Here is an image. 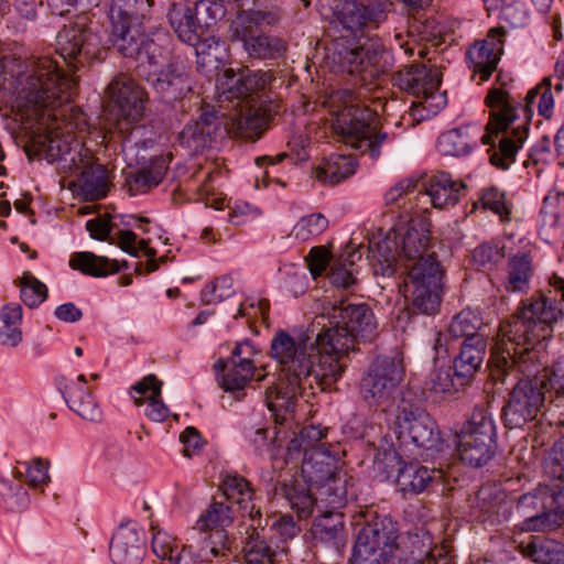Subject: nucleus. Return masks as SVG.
Here are the masks:
<instances>
[{
	"instance_id": "nucleus-12",
	"label": "nucleus",
	"mask_w": 564,
	"mask_h": 564,
	"mask_svg": "<svg viewBox=\"0 0 564 564\" xmlns=\"http://www.w3.org/2000/svg\"><path fill=\"white\" fill-rule=\"evenodd\" d=\"M443 270L440 262L427 259L411 268L403 281L404 297L412 313L434 315L442 301Z\"/></svg>"
},
{
	"instance_id": "nucleus-40",
	"label": "nucleus",
	"mask_w": 564,
	"mask_h": 564,
	"mask_svg": "<svg viewBox=\"0 0 564 564\" xmlns=\"http://www.w3.org/2000/svg\"><path fill=\"white\" fill-rule=\"evenodd\" d=\"M356 171V162L349 155L334 154L325 159L315 169V176L323 183L335 185L351 176Z\"/></svg>"
},
{
	"instance_id": "nucleus-15",
	"label": "nucleus",
	"mask_w": 564,
	"mask_h": 564,
	"mask_svg": "<svg viewBox=\"0 0 564 564\" xmlns=\"http://www.w3.org/2000/svg\"><path fill=\"white\" fill-rule=\"evenodd\" d=\"M398 528L390 518H376L357 534L352 564H388L397 549Z\"/></svg>"
},
{
	"instance_id": "nucleus-10",
	"label": "nucleus",
	"mask_w": 564,
	"mask_h": 564,
	"mask_svg": "<svg viewBox=\"0 0 564 564\" xmlns=\"http://www.w3.org/2000/svg\"><path fill=\"white\" fill-rule=\"evenodd\" d=\"M109 41L120 54L137 61L139 73L148 82L170 62L169 48L147 37L143 22H134L117 32L110 31Z\"/></svg>"
},
{
	"instance_id": "nucleus-54",
	"label": "nucleus",
	"mask_w": 564,
	"mask_h": 564,
	"mask_svg": "<svg viewBox=\"0 0 564 564\" xmlns=\"http://www.w3.org/2000/svg\"><path fill=\"white\" fill-rule=\"evenodd\" d=\"M543 343L534 345V348L540 352L543 358V366L540 369V375L543 376L545 372L547 373V378H545V386L550 384V392H554L556 397L564 395V356L560 357L553 365L552 370L550 371L546 365V354L543 348Z\"/></svg>"
},
{
	"instance_id": "nucleus-42",
	"label": "nucleus",
	"mask_w": 564,
	"mask_h": 564,
	"mask_svg": "<svg viewBox=\"0 0 564 564\" xmlns=\"http://www.w3.org/2000/svg\"><path fill=\"white\" fill-rule=\"evenodd\" d=\"M522 553L539 564H564V546L553 540L532 538L522 545Z\"/></svg>"
},
{
	"instance_id": "nucleus-43",
	"label": "nucleus",
	"mask_w": 564,
	"mask_h": 564,
	"mask_svg": "<svg viewBox=\"0 0 564 564\" xmlns=\"http://www.w3.org/2000/svg\"><path fill=\"white\" fill-rule=\"evenodd\" d=\"M280 494L288 500L291 509L299 517H308L314 503L321 502L318 495L312 494L311 490L300 482L283 484Z\"/></svg>"
},
{
	"instance_id": "nucleus-25",
	"label": "nucleus",
	"mask_w": 564,
	"mask_h": 564,
	"mask_svg": "<svg viewBox=\"0 0 564 564\" xmlns=\"http://www.w3.org/2000/svg\"><path fill=\"white\" fill-rule=\"evenodd\" d=\"M145 554V540L135 523L118 527L109 544V556L113 564H141Z\"/></svg>"
},
{
	"instance_id": "nucleus-44",
	"label": "nucleus",
	"mask_w": 564,
	"mask_h": 564,
	"mask_svg": "<svg viewBox=\"0 0 564 564\" xmlns=\"http://www.w3.org/2000/svg\"><path fill=\"white\" fill-rule=\"evenodd\" d=\"M477 144V138L469 135L468 127L452 129L440 135L437 148L442 154L459 156L468 154Z\"/></svg>"
},
{
	"instance_id": "nucleus-35",
	"label": "nucleus",
	"mask_w": 564,
	"mask_h": 564,
	"mask_svg": "<svg viewBox=\"0 0 564 564\" xmlns=\"http://www.w3.org/2000/svg\"><path fill=\"white\" fill-rule=\"evenodd\" d=\"M442 479L440 469H429L416 463L404 464L399 468L397 484L403 492L420 494L433 481Z\"/></svg>"
},
{
	"instance_id": "nucleus-28",
	"label": "nucleus",
	"mask_w": 564,
	"mask_h": 564,
	"mask_svg": "<svg viewBox=\"0 0 564 564\" xmlns=\"http://www.w3.org/2000/svg\"><path fill=\"white\" fill-rule=\"evenodd\" d=\"M466 185L453 178L448 173L433 175L426 184V194L432 206L438 209H447L455 206L464 194Z\"/></svg>"
},
{
	"instance_id": "nucleus-48",
	"label": "nucleus",
	"mask_w": 564,
	"mask_h": 564,
	"mask_svg": "<svg viewBox=\"0 0 564 564\" xmlns=\"http://www.w3.org/2000/svg\"><path fill=\"white\" fill-rule=\"evenodd\" d=\"M18 281L20 299L28 307L35 308L46 300L48 292L47 286L31 272H23Z\"/></svg>"
},
{
	"instance_id": "nucleus-41",
	"label": "nucleus",
	"mask_w": 564,
	"mask_h": 564,
	"mask_svg": "<svg viewBox=\"0 0 564 564\" xmlns=\"http://www.w3.org/2000/svg\"><path fill=\"white\" fill-rule=\"evenodd\" d=\"M23 311L20 304L9 303L2 306L0 311V345L15 348L23 340L21 329Z\"/></svg>"
},
{
	"instance_id": "nucleus-29",
	"label": "nucleus",
	"mask_w": 564,
	"mask_h": 564,
	"mask_svg": "<svg viewBox=\"0 0 564 564\" xmlns=\"http://www.w3.org/2000/svg\"><path fill=\"white\" fill-rule=\"evenodd\" d=\"M153 0H110L108 19L110 31H119L134 22H143L149 15Z\"/></svg>"
},
{
	"instance_id": "nucleus-60",
	"label": "nucleus",
	"mask_w": 564,
	"mask_h": 564,
	"mask_svg": "<svg viewBox=\"0 0 564 564\" xmlns=\"http://www.w3.org/2000/svg\"><path fill=\"white\" fill-rule=\"evenodd\" d=\"M204 551V560L209 561L207 553L213 557H224L230 552V543L228 541L227 532L224 529L216 530L209 534L206 540Z\"/></svg>"
},
{
	"instance_id": "nucleus-19",
	"label": "nucleus",
	"mask_w": 564,
	"mask_h": 564,
	"mask_svg": "<svg viewBox=\"0 0 564 564\" xmlns=\"http://www.w3.org/2000/svg\"><path fill=\"white\" fill-rule=\"evenodd\" d=\"M273 79L270 70L239 69L236 74L232 68H227L219 82L220 97L229 101L237 99V105L241 102L254 105L253 102L260 98Z\"/></svg>"
},
{
	"instance_id": "nucleus-13",
	"label": "nucleus",
	"mask_w": 564,
	"mask_h": 564,
	"mask_svg": "<svg viewBox=\"0 0 564 564\" xmlns=\"http://www.w3.org/2000/svg\"><path fill=\"white\" fill-rule=\"evenodd\" d=\"M102 51L98 25L79 18L57 34V52L72 72L99 58Z\"/></svg>"
},
{
	"instance_id": "nucleus-21",
	"label": "nucleus",
	"mask_w": 564,
	"mask_h": 564,
	"mask_svg": "<svg viewBox=\"0 0 564 564\" xmlns=\"http://www.w3.org/2000/svg\"><path fill=\"white\" fill-rule=\"evenodd\" d=\"M503 29L492 28L485 39L476 41L466 52L469 67L479 76L480 83L488 80L497 69L503 53Z\"/></svg>"
},
{
	"instance_id": "nucleus-30",
	"label": "nucleus",
	"mask_w": 564,
	"mask_h": 564,
	"mask_svg": "<svg viewBox=\"0 0 564 564\" xmlns=\"http://www.w3.org/2000/svg\"><path fill=\"white\" fill-rule=\"evenodd\" d=\"M220 490L226 499L236 503L242 512V517L250 520L251 507L259 508L256 505L253 489L250 482L237 473H225L220 476Z\"/></svg>"
},
{
	"instance_id": "nucleus-62",
	"label": "nucleus",
	"mask_w": 564,
	"mask_h": 564,
	"mask_svg": "<svg viewBox=\"0 0 564 564\" xmlns=\"http://www.w3.org/2000/svg\"><path fill=\"white\" fill-rule=\"evenodd\" d=\"M503 257L502 250L499 247L489 243L480 245L473 252V260L479 269H490L502 260Z\"/></svg>"
},
{
	"instance_id": "nucleus-37",
	"label": "nucleus",
	"mask_w": 564,
	"mask_h": 564,
	"mask_svg": "<svg viewBox=\"0 0 564 564\" xmlns=\"http://www.w3.org/2000/svg\"><path fill=\"white\" fill-rule=\"evenodd\" d=\"M169 20L177 37L187 44L195 45L199 39L194 7L184 3H174L169 11Z\"/></svg>"
},
{
	"instance_id": "nucleus-58",
	"label": "nucleus",
	"mask_w": 564,
	"mask_h": 564,
	"mask_svg": "<svg viewBox=\"0 0 564 564\" xmlns=\"http://www.w3.org/2000/svg\"><path fill=\"white\" fill-rule=\"evenodd\" d=\"M70 151L72 154L67 156V162L65 163L69 169L74 170V172L82 174L84 170L97 165L93 151L82 142L76 140Z\"/></svg>"
},
{
	"instance_id": "nucleus-5",
	"label": "nucleus",
	"mask_w": 564,
	"mask_h": 564,
	"mask_svg": "<svg viewBox=\"0 0 564 564\" xmlns=\"http://www.w3.org/2000/svg\"><path fill=\"white\" fill-rule=\"evenodd\" d=\"M536 99L539 115L550 119L554 109L550 79L545 78L540 85L528 91L525 105L522 108L525 121L508 132L509 126L518 118L517 101L505 88L489 89L485 104L490 109V118L486 124V132L481 135V142L491 145L488 150L489 160L496 167L508 170L514 163L518 151L527 140L531 105Z\"/></svg>"
},
{
	"instance_id": "nucleus-9",
	"label": "nucleus",
	"mask_w": 564,
	"mask_h": 564,
	"mask_svg": "<svg viewBox=\"0 0 564 564\" xmlns=\"http://www.w3.org/2000/svg\"><path fill=\"white\" fill-rule=\"evenodd\" d=\"M398 438L422 449V456L434 457L443 448L441 433L435 421L421 406L420 401L409 391L403 392L398 404Z\"/></svg>"
},
{
	"instance_id": "nucleus-46",
	"label": "nucleus",
	"mask_w": 564,
	"mask_h": 564,
	"mask_svg": "<svg viewBox=\"0 0 564 564\" xmlns=\"http://www.w3.org/2000/svg\"><path fill=\"white\" fill-rule=\"evenodd\" d=\"M234 521L231 508L221 501H213L199 516L195 529L200 532L216 531L228 527Z\"/></svg>"
},
{
	"instance_id": "nucleus-20",
	"label": "nucleus",
	"mask_w": 564,
	"mask_h": 564,
	"mask_svg": "<svg viewBox=\"0 0 564 564\" xmlns=\"http://www.w3.org/2000/svg\"><path fill=\"white\" fill-rule=\"evenodd\" d=\"M111 111L118 121L134 123L144 115L147 93L134 79L128 76L116 77L107 88Z\"/></svg>"
},
{
	"instance_id": "nucleus-22",
	"label": "nucleus",
	"mask_w": 564,
	"mask_h": 564,
	"mask_svg": "<svg viewBox=\"0 0 564 564\" xmlns=\"http://www.w3.org/2000/svg\"><path fill=\"white\" fill-rule=\"evenodd\" d=\"M246 527L242 540V554L246 564H273L275 549L265 535L267 520L263 521L260 508L251 507L249 523Z\"/></svg>"
},
{
	"instance_id": "nucleus-14",
	"label": "nucleus",
	"mask_w": 564,
	"mask_h": 564,
	"mask_svg": "<svg viewBox=\"0 0 564 564\" xmlns=\"http://www.w3.org/2000/svg\"><path fill=\"white\" fill-rule=\"evenodd\" d=\"M267 18L268 13L261 10L240 11L229 24L228 39L232 42H242L250 57L260 59L280 57L285 50L284 43L278 37L257 33Z\"/></svg>"
},
{
	"instance_id": "nucleus-39",
	"label": "nucleus",
	"mask_w": 564,
	"mask_h": 564,
	"mask_svg": "<svg viewBox=\"0 0 564 564\" xmlns=\"http://www.w3.org/2000/svg\"><path fill=\"white\" fill-rule=\"evenodd\" d=\"M362 258L360 250H351L341 253L330 264L328 278L336 288L349 289L357 283L359 267L357 264Z\"/></svg>"
},
{
	"instance_id": "nucleus-8",
	"label": "nucleus",
	"mask_w": 564,
	"mask_h": 564,
	"mask_svg": "<svg viewBox=\"0 0 564 564\" xmlns=\"http://www.w3.org/2000/svg\"><path fill=\"white\" fill-rule=\"evenodd\" d=\"M301 471L326 507L340 509L346 506L349 479L341 469L339 459L326 451L313 448L305 453Z\"/></svg>"
},
{
	"instance_id": "nucleus-4",
	"label": "nucleus",
	"mask_w": 564,
	"mask_h": 564,
	"mask_svg": "<svg viewBox=\"0 0 564 564\" xmlns=\"http://www.w3.org/2000/svg\"><path fill=\"white\" fill-rule=\"evenodd\" d=\"M377 335L375 315L368 305L328 303L315 317L312 329L295 339H307L306 349L319 361V373L338 381L345 369V356L359 341H371Z\"/></svg>"
},
{
	"instance_id": "nucleus-57",
	"label": "nucleus",
	"mask_w": 564,
	"mask_h": 564,
	"mask_svg": "<svg viewBox=\"0 0 564 564\" xmlns=\"http://www.w3.org/2000/svg\"><path fill=\"white\" fill-rule=\"evenodd\" d=\"M195 14L200 26L210 28L225 15L224 6L217 1L199 0L194 4Z\"/></svg>"
},
{
	"instance_id": "nucleus-11",
	"label": "nucleus",
	"mask_w": 564,
	"mask_h": 564,
	"mask_svg": "<svg viewBox=\"0 0 564 564\" xmlns=\"http://www.w3.org/2000/svg\"><path fill=\"white\" fill-rule=\"evenodd\" d=\"M404 376V366L398 356H379L365 371L359 394L369 408L386 411L393 404L398 387Z\"/></svg>"
},
{
	"instance_id": "nucleus-17",
	"label": "nucleus",
	"mask_w": 564,
	"mask_h": 564,
	"mask_svg": "<svg viewBox=\"0 0 564 564\" xmlns=\"http://www.w3.org/2000/svg\"><path fill=\"white\" fill-rule=\"evenodd\" d=\"M258 354L254 346L245 340L236 344L226 364L221 359L215 364V369L223 371L219 383L226 392L236 394V392H242L253 378L257 381L265 379V373H257Z\"/></svg>"
},
{
	"instance_id": "nucleus-63",
	"label": "nucleus",
	"mask_w": 564,
	"mask_h": 564,
	"mask_svg": "<svg viewBox=\"0 0 564 564\" xmlns=\"http://www.w3.org/2000/svg\"><path fill=\"white\" fill-rule=\"evenodd\" d=\"M545 469L555 478H564V435L554 444Z\"/></svg>"
},
{
	"instance_id": "nucleus-53",
	"label": "nucleus",
	"mask_w": 564,
	"mask_h": 564,
	"mask_svg": "<svg viewBox=\"0 0 564 564\" xmlns=\"http://www.w3.org/2000/svg\"><path fill=\"white\" fill-rule=\"evenodd\" d=\"M564 523V510H554L525 519L521 530L527 532H551Z\"/></svg>"
},
{
	"instance_id": "nucleus-23",
	"label": "nucleus",
	"mask_w": 564,
	"mask_h": 564,
	"mask_svg": "<svg viewBox=\"0 0 564 564\" xmlns=\"http://www.w3.org/2000/svg\"><path fill=\"white\" fill-rule=\"evenodd\" d=\"M221 117L214 107H202L197 120L188 122L180 132V145L187 154L195 155L203 152L212 142V138L220 129Z\"/></svg>"
},
{
	"instance_id": "nucleus-16",
	"label": "nucleus",
	"mask_w": 564,
	"mask_h": 564,
	"mask_svg": "<svg viewBox=\"0 0 564 564\" xmlns=\"http://www.w3.org/2000/svg\"><path fill=\"white\" fill-rule=\"evenodd\" d=\"M495 432L491 415L485 409L476 408L458 435L460 459L473 467L487 464L494 456Z\"/></svg>"
},
{
	"instance_id": "nucleus-33",
	"label": "nucleus",
	"mask_w": 564,
	"mask_h": 564,
	"mask_svg": "<svg viewBox=\"0 0 564 564\" xmlns=\"http://www.w3.org/2000/svg\"><path fill=\"white\" fill-rule=\"evenodd\" d=\"M486 346L484 336H474L465 339L459 355L453 362L455 376L462 379L473 377L484 361Z\"/></svg>"
},
{
	"instance_id": "nucleus-1",
	"label": "nucleus",
	"mask_w": 564,
	"mask_h": 564,
	"mask_svg": "<svg viewBox=\"0 0 564 564\" xmlns=\"http://www.w3.org/2000/svg\"><path fill=\"white\" fill-rule=\"evenodd\" d=\"M563 317L557 301L538 291L521 300L514 313L500 324L490 362L503 373L517 370L525 376L513 387L503 408L510 429L533 421L544 403L547 373L539 376L544 361L534 345L551 339Z\"/></svg>"
},
{
	"instance_id": "nucleus-32",
	"label": "nucleus",
	"mask_w": 564,
	"mask_h": 564,
	"mask_svg": "<svg viewBox=\"0 0 564 564\" xmlns=\"http://www.w3.org/2000/svg\"><path fill=\"white\" fill-rule=\"evenodd\" d=\"M533 273L532 257L528 252H517L508 259L502 286L510 293H524L530 288Z\"/></svg>"
},
{
	"instance_id": "nucleus-55",
	"label": "nucleus",
	"mask_w": 564,
	"mask_h": 564,
	"mask_svg": "<svg viewBox=\"0 0 564 564\" xmlns=\"http://www.w3.org/2000/svg\"><path fill=\"white\" fill-rule=\"evenodd\" d=\"M234 293V279L230 275H223L204 288L202 299L206 304H216Z\"/></svg>"
},
{
	"instance_id": "nucleus-34",
	"label": "nucleus",
	"mask_w": 564,
	"mask_h": 564,
	"mask_svg": "<svg viewBox=\"0 0 564 564\" xmlns=\"http://www.w3.org/2000/svg\"><path fill=\"white\" fill-rule=\"evenodd\" d=\"M268 123L264 111L256 105H245L230 118L229 130L243 139H258Z\"/></svg>"
},
{
	"instance_id": "nucleus-38",
	"label": "nucleus",
	"mask_w": 564,
	"mask_h": 564,
	"mask_svg": "<svg viewBox=\"0 0 564 564\" xmlns=\"http://www.w3.org/2000/svg\"><path fill=\"white\" fill-rule=\"evenodd\" d=\"M327 510L315 519L312 527V534L316 542L324 543L336 549L343 542L344 520L337 509Z\"/></svg>"
},
{
	"instance_id": "nucleus-24",
	"label": "nucleus",
	"mask_w": 564,
	"mask_h": 564,
	"mask_svg": "<svg viewBox=\"0 0 564 564\" xmlns=\"http://www.w3.org/2000/svg\"><path fill=\"white\" fill-rule=\"evenodd\" d=\"M189 70L191 67L186 61L174 58L160 72H155V76L149 83L162 98L169 101L181 99L193 89Z\"/></svg>"
},
{
	"instance_id": "nucleus-36",
	"label": "nucleus",
	"mask_w": 564,
	"mask_h": 564,
	"mask_svg": "<svg viewBox=\"0 0 564 564\" xmlns=\"http://www.w3.org/2000/svg\"><path fill=\"white\" fill-rule=\"evenodd\" d=\"M64 399L69 409L82 419L89 422H100L102 410L93 397L87 386L69 384L64 392Z\"/></svg>"
},
{
	"instance_id": "nucleus-26",
	"label": "nucleus",
	"mask_w": 564,
	"mask_h": 564,
	"mask_svg": "<svg viewBox=\"0 0 564 564\" xmlns=\"http://www.w3.org/2000/svg\"><path fill=\"white\" fill-rule=\"evenodd\" d=\"M430 232L423 226L416 228L410 227L401 239L400 250L398 252L400 261L403 262L405 274L411 271L413 265L425 262L427 259L438 262L434 252L429 251Z\"/></svg>"
},
{
	"instance_id": "nucleus-47",
	"label": "nucleus",
	"mask_w": 564,
	"mask_h": 564,
	"mask_svg": "<svg viewBox=\"0 0 564 564\" xmlns=\"http://www.w3.org/2000/svg\"><path fill=\"white\" fill-rule=\"evenodd\" d=\"M79 185L89 200L100 199L107 194V170L104 165L97 164L91 169L84 170L79 177Z\"/></svg>"
},
{
	"instance_id": "nucleus-18",
	"label": "nucleus",
	"mask_w": 564,
	"mask_h": 564,
	"mask_svg": "<svg viewBox=\"0 0 564 564\" xmlns=\"http://www.w3.org/2000/svg\"><path fill=\"white\" fill-rule=\"evenodd\" d=\"M393 82L399 88L422 98L421 105L432 113L446 105V94L440 91L441 77L436 69L412 65L397 72Z\"/></svg>"
},
{
	"instance_id": "nucleus-52",
	"label": "nucleus",
	"mask_w": 564,
	"mask_h": 564,
	"mask_svg": "<svg viewBox=\"0 0 564 564\" xmlns=\"http://www.w3.org/2000/svg\"><path fill=\"white\" fill-rule=\"evenodd\" d=\"M328 228V219L321 213H314L300 218L292 229V235L302 241L310 240L323 234Z\"/></svg>"
},
{
	"instance_id": "nucleus-61",
	"label": "nucleus",
	"mask_w": 564,
	"mask_h": 564,
	"mask_svg": "<svg viewBox=\"0 0 564 564\" xmlns=\"http://www.w3.org/2000/svg\"><path fill=\"white\" fill-rule=\"evenodd\" d=\"M417 186V180L406 177L390 187L384 194V203L389 206H401L406 196L414 193Z\"/></svg>"
},
{
	"instance_id": "nucleus-31",
	"label": "nucleus",
	"mask_w": 564,
	"mask_h": 564,
	"mask_svg": "<svg viewBox=\"0 0 564 564\" xmlns=\"http://www.w3.org/2000/svg\"><path fill=\"white\" fill-rule=\"evenodd\" d=\"M73 270L94 278H104L119 272L128 267L127 261L121 263L104 256H97L90 251L74 252L68 261Z\"/></svg>"
},
{
	"instance_id": "nucleus-50",
	"label": "nucleus",
	"mask_w": 564,
	"mask_h": 564,
	"mask_svg": "<svg viewBox=\"0 0 564 564\" xmlns=\"http://www.w3.org/2000/svg\"><path fill=\"white\" fill-rule=\"evenodd\" d=\"M481 207L498 215L502 221L510 219V205L506 200L505 193L497 187H487L479 192L474 208Z\"/></svg>"
},
{
	"instance_id": "nucleus-27",
	"label": "nucleus",
	"mask_w": 564,
	"mask_h": 564,
	"mask_svg": "<svg viewBox=\"0 0 564 564\" xmlns=\"http://www.w3.org/2000/svg\"><path fill=\"white\" fill-rule=\"evenodd\" d=\"M134 404L141 406L147 403L144 414L154 422H163L169 416V408L162 402V381L154 375L145 376L131 387Z\"/></svg>"
},
{
	"instance_id": "nucleus-3",
	"label": "nucleus",
	"mask_w": 564,
	"mask_h": 564,
	"mask_svg": "<svg viewBox=\"0 0 564 564\" xmlns=\"http://www.w3.org/2000/svg\"><path fill=\"white\" fill-rule=\"evenodd\" d=\"M390 0H345L336 6L328 29L332 39L327 58L333 67L368 82L379 78L390 68V54L382 45H358L357 40L369 35L386 20Z\"/></svg>"
},
{
	"instance_id": "nucleus-49",
	"label": "nucleus",
	"mask_w": 564,
	"mask_h": 564,
	"mask_svg": "<svg viewBox=\"0 0 564 564\" xmlns=\"http://www.w3.org/2000/svg\"><path fill=\"white\" fill-rule=\"evenodd\" d=\"M480 326L481 319L478 314L471 310H463L452 318L447 332L454 339L463 337L469 339L474 336H481L478 334Z\"/></svg>"
},
{
	"instance_id": "nucleus-51",
	"label": "nucleus",
	"mask_w": 564,
	"mask_h": 564,
	"mask_svg": "<svg viewBox=\"0 0 564 564\" xmlns=\"http://www.w3.org/2000/svg\"><path fill=\"white\" fill-rule=\"evenodd\" d=\"M0 501L8 511H20L28 505L26 490L19 481L0 477Z\"/></svg>"
},
{
	"instance_id": "nucleus-2",
	"label": "nucleus",
	"mask_w": 564,
	"mask_h": 564,
	"mask_svg": "<svg viewBox=\"0 0 564 564\" xmlns=\"http://www.w3.org/2000/svg\"><path fill=\"white\" fill-rule=\"evenodd\" d=\"M6 79L14 120L30 135V147L39 156L50 162L64 161L72 154L76 139L72 134L73 123L65 128L58 123L64 116L63 106L76 94L77 78L66 75L50 56L13 59Z\"/></svg>"
},
{
	"instance_id": "nucleus-45",
	"label": "nucleus",
	"mask_w": 564,
	"mask_h": 564,
	"mask_svg": "<svg viewBox=\"0 0 564 564\" xmlns=\"http://www.w3.org/2000/svg\"><path fill=\"white\" fill-rule=\"evenodd\" d=\"M164 159L155 158L150 164L139 169L128 180L129 189L134 193H144L148 189L158 186L166 172Z\"/></svg>"
},
{
	"instance_id": "nucleus-64",
	"label": "nucleus",
	"mask_w": 564,
	"mask_h": 564,
	"mask_svg": "<svg viewBox=\"0 0 564 564\" xmlns=\"http://www.w3.org/2000/svg\"><path fill=\"white\" fill-rule=\"evenodd\" d=\"M306 260L312 275L317 278L322 275L329 265L330 254L324 247H313Z\"/></svg>"
},
{
	"instance_id": "nucleus-7",
	"label": "nucleus",
	"mask_w": 564,
	"mask_h": 564,
	"mask_svg": "<svg viewBox=\"0 0 564 564\" xmlns=\"http://www.w3.org/2000/svg\"><path fill=\"white\" fill-rule=\"evenodd\" d=\"M326 102L334 116L332 128L337 141L378 159L388 134L380 130L377 113L356 104L349 90L332 93Z\"/></svg>"
},
{
	"instance_id": "nucleus-59",
	"label": "nucleus",
	"mask_w": 564,
	"mask_h": 564,
	"mask_svg": "<svg viewBox=\"0 0 564 564\" xmlns=\"http://www.w3.org/2000/svg\"><path fill=\"white\" fill-rule=\"evenodd\" d=\"M267 427L250 426L245 430V437L254 447L259 454H275L276 434L269 438Z\"/></svg>"
},
{
	"instance_id": "nucleus-6",
	"label": "nucleus",
	"mask_w": 564,
	"mask_h": 564,
	"mask_svg": "<svg viewBox=\"0 0 564 564\" xmlns=\"http://www.w3.org/2000/svg\"><path fill=\"white\" fill-rule=\"evenodd\" d=\"M307 339H295L283 329L275 332L271 340V356L282 365L283 381L267 389L265 404L276 422H283L295 408L297 395L314 394V389L324 391L336 381L322 377L319 361L306 349Z\"/></svg>"
},
{
	"instance_id": "nucleus-56",
	"label": "nucleus",
	"mask_w": 564,
	"mask_h": 564,
	"mask_svg": "<svg viewBox=\"0 0 564 564\" xmlns=\"http://www.w3.org/2000/svg\"><path fill=\"white\" fill-rule=\"evenodd\" d=\"M152 531V541L151 547L152 552L158 558L165 561L175 550L178 547L175 538L172 536L164 529L159 528L158 525H151Z\"/></svg>"
}]
</instances>
